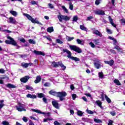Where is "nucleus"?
<instances>
[{"label": "nucleus", "instance_id": "nucleus-29", "mask_svg": "<svg viewBox=\"0 0 125 125\" xmlns=\"http://www.w3.org/2000/svg\"><path fill=\"white\" fill-rule=\"evenodd\" d=\"M104 97L107 102H108V103H111V99L109 98L108 96H107V95H104Z\"/></svg>", "mask_w": 125, "mask_h": 125}, {"label": "nucleus", "instance_id": "nucleus-16", "mask_svg": "<svg viewBox=\"0 0 125 125\" xmlns=\"http://www.w3.org/2000/svg\"><path fill=\"white\" fill-rule=\"evenodd\" d=\"M104 63L105 64H108L110 66H113L114 65V60H111L109 61H105Z\"/></svg>", "mask_w": 125, "mask_h": 125}, {"label": "nucleus", "instance_id": "nucleus-5", "mask_svg": "<svg viewBox=\"0 0 125 125\" xmlns=\"http://www.w3.org/2000/svg\"><path fill=\"white\" fill-rule=\"evenodd\" d=\"M69 48L71 50H73V51H75V52H77V53H82V52H83V50L81 49V48L76 45H69Z\"/></svg>", "mask_w": 125, "mask_h": 125}, {"label": "nucleus", "instance_id": "nucleus-32", "mask_svg": "<svg viewBox=\"0 0 125 125\" xmlns=\"http://www.w3.org/2000/svg\"><path fill=\"white\" fill-rule=\"evenodd\" d=\"M3 102H4L3 100L0 101V109H1L3 106H4V104H3Z\"/></svg>", "mask_w": 125, "mask_h": 125}, {"label": "nucleus", "instance_id": "nucleus-30", "mask_svg": "<svg viewBox=\"0 0 125 125\" xmlns=\"http://www.w3.org/2000/svg\"><path fill=\"white\" fill-rule=\"evenodd\" d=\"M21 66L23 68H28V67L29 66V64L25 62H22L21 63Z\"/></svg>", "mask_w": 125, "mask_h": 125}, {"label": "nucleus", "instance_id": "nucleus-17", "mask_svg": "<svg viewBox=\"0 0 125 125\" xmlns=\"http://www.w3.org/2000/svg\"><path fill=\"white\" fill-rule=\"evenodd\" d=\"M108 19H109V22H110V24L112 25V26L114 27V28H116V27H117V25L114 24V22L113 21V19H112L111 18L110 16H109L108 17Z\"/></svg>", "mask_w": 125, "mask_h": 125}, {"label": "nucleus", "instance_id": "nucleus-44", "mask_svg": "<svg viewBox=\"0 0 125 125\" xmlns=\"http://www.w3.org/2000/svg\"><path fill=\"white\" fill-rule=\"evenodd\" d=\"M58 18L59 20V21H60V22H62V20H63V15L58 16Z\"/></svg>", "mask_w": 125, "mask_h": 125}, {"label": "nucleus", "instance_id": "nucleus-33", "mask_svg": "<svg viewBox=\"0 0 125 125\" xmlns=\"http://www.w3.org/2000/svg\"><path fill=\"white\" fill-rule=\"evenodd\" d=\"M80 29L83 31H85L86 32H87V28H86V27H84L83 25H80Z\"/></svg>", "mask_w": 125, "mask_h": 125}, {"label": "nucleus", "instance_id": "nucleus-12", "mask_svg": "<svg viewBox=\"0 0 125 125\" xmlns=\"http://www.w3.org/2000/svg\"><path fill=\"white\" fill-rule=\"evenodd\" d=\"M52 104L56 109H59V104L57 101H53L52 102Z\"/></svg>", "mask_w": 125, "mask_h": 125}, {"label": "nucleus", "instance_id": "nucleus-7", "mask_svg": "<svg viewBox=\"0 0 125 125\" xmlns=\"http://www.w3.org/2000/svg\"><path fill=\"white\" fill-rule=\"evenodd\" d=\"M32 111H33V112H35L36 113H38V114H41L42 115H44V117H50L51 113L50 112H42L41 110L35 109H32Z\"/></svg>", "mask_w": 125, "mask_h": 125}, {"label": "nucleus", "instance_id": "nucleus-13", "mask_svg": "<svg viewBox=\"0 0 125 125\" xmlns=\"http://www.w3.org/2000/svg\"><path fill=\"white\" fill-rule=\"evenodd\" d=\"M33 52L36 54V55H42V56H44L45 55L43 52L42 51L34 50Z\"/></svg>", "mask_w": 125, "mask_h": 125}, {"label": "nucleus", "instance_id": "nucleus-45", "mask_svg": "<svg viewBox=\"0 0 125 125\" xmlns=\"http://www.w3.org/2000/svg\"><path fill=\"white\" fill-rule=\"evenodd\" d=\"M93 42L95 43V44H98L99 43V39H95L93 40Z\"/></svg>", "mask_w": 125, "mask_h": 125}, {"label": "nucleus", "instance_id": "nucleus-9", "mask_svg": "<svg viewBox=\"0 0 125 125\" xmlns=\"http://www.w3.org/2000/svg\"><path fill=\"white\" fill-rule=\"evenodd\" d=\"M94 66L96 69H100L101 68V62H100V60H97L96 62H94Z\"/></svg>", "mask_w": 125, "mask_h": 125}, {"label": "nucleus", "instance_id": "nucleus-27", "mask_svg": "<svg viewBox=\"0 0 125 125\" xmlns=\"http://www.w3.org/2000/svg\"><path fill=\"white\" fill-rule=\"evenodd\" d=\"M38 97L39 98H43L45 96L43 93H38L37 94Z\"/></svg>", "mask_w": 125, "mask_h": 125}, {"label": "nucleus", "instance_id": "nucleus-34", "mask_svg": "<svg viewBox=\"0 0 125 125\" xmlns=\"http://www.w3.org/2000/svg\"><path fill=\"white\" fill-rule=\"evenodd\" d=\"M28 42L29 43H31V44H36V41L33 39H30L28 40Z\"/></svg>", "mask_w": 125, "mask_h": 125}, {"label": "nucleus", "instance_id": "nucleus-18", "mask_svg": "<svg viewBox=\"0 0 125 125\" xmlns=\"http://www.w3.org/2000/svg\"><path fill=\"white\" fill-rule=\"evenodd\" d=\"M6 86L8 88H16L17 87L15 85L11 83H7V84H6Z\"/></svg>", "mask_w": 125, "mask_h": 125}, {"label": "nucleus", "instance_id": "nucleus-42", "mask_svg": "<svg viewBox=\"0 0 125 125\" xmlns=\"http://www.w3.org/2000/svg\"><path fill=\"white\" fill-rule=\"evenodd\" d=\"M56 42L57 43H60V44H62L63 43V41L60 40V39H56Z\"/></svg>", "mask_w": 125, "mask_h": 125}, {"label": "nucleus", "instance_id": "nucleus-46", "mask_svg": "<svg viewBox=\"0 0 125 125\" xmlns=\"http://www.w3.org/2000/svg\"><path fill=\"white\" fill-rule=\"evenodd\" d=\"M89 45H90L91 47H92V48H94V47H95V45L92 42H89Z\"/></svg>", "mask_w": 125, "mask_h": 125}, {"label": "nucleus", "instance_id": "nucleus-40", "mask_svg": "<svg viewBox=\"0 0 125 125\" xmlns=\"http://www.w3.org/2000/svg\"><path fill=\"white\" fill-rule=\"evenodd\" d=\"M99 77L100 79H103L104 75L103 74V72H99Z\"/></svg>", "mask_w": 125, "mask_h": 125}, {"label": "nucleus", "instance_id": "nucleus-31", "mask_svg": "<svg viewBox=\"0 0 125 125\" xmlns=\"http://www.w3.org/2000/svg\"><path fill=\"white\" fill-rule=\"evenodd\" d=\"M68 4H69V9L70 10H74V5H73L72 2H69Z\"/></svg>", "mask_w": 125, "mask_h": 125}, {"label": "nucleus", "instance_id": "nucleus-25", "mask_svg": "<svg viewBox=\"0 0 125 125\" xmlns=\"http://www.w3.org/2000/svg\"><path fill=\"white\" fill-rule=\"evenodd\" d=\"M62 8L63 9V11L67 13V14H69V11L67 10V8L65 7V6H62Z\"/></svg>", "mask_w": 125, "mask_h": 125}, {"label": "nucleus", "instance_id": "nucleus-53", "mask_svg": "<svg viewBox=\"0 0 125 125\" xmlns=\"http://www.w3.org/2000/svg\"><path fill=\"white\" fill-rule=\"evenodd\" d=\"M50 85H51L50 83L48 82H46L44 84V86H50Z\"/></svg>", "mask_w": 125, "mask_h": 125}, {"label": "nucleus", "instance_id": "nucleus-59", "mask_svg": "<svg viewBox=\"0 0 125 125\" xmlns=\"http://www.w3.org/2000/svg\"><path fill=\"white\" fill-rule=\"evenodd\" d=\"M120 21L121 22V24H123V25H125V19H123L120 20Z\"/></svg>", "mask_w": 125, "mask_h": 125}, {"label": "nucleus", "instance_id": "nucleus-60", "mask_svg": "<svg viewBox=\"0 0 125 125\" xmlns=\"http://www.w3.org/2000/svg\"><path fill=\"white\" fill-rule=\"evenodd\" d=\"M54 125H61V124H60L59 123V122H58V121H55V122H54Z\"/></svg>", "mask_w": 125, "mask_h": 125}, {"label": "nucleus", "instance_id": "nucleus-62", "mask_svg": "<svg viewBox=\"0 0 125 125\" xmlns=\"http://www.w3.org/2000/svg\"><path fill=\"white\" fill-rule=\"evenodd\" d=\"M113 123H114V122L112 120H109L108 125H113Z\"/></svg>", "mask_w": 125, "mask_h": 125}, {"label": "nucleus", "instance_id": "nucleus-24", "mask_svg": "<svg viewBox=\"0 0 125 125\" xmlns=\"http://www.w3.org/2000/svg\"><path fill=\"white\" fill-rule=\"evenodd\" d=\"M54 29L52 26L48 27L47 29V32H48V33H52V32H54Z\"/></svg>", "mask_w": 125, "mask_h": 125}, {"label": "nucleus", "instance_id": "nucleus-39", "mask_svg": "<svg viewBox=\"0 0 125 125\" xmlns=\"http://www.w3.org/2000/svg\"><path fill=\"white\" fill-rule=\"evenodd\" d=\"M94 121L95 123H97V124H100V123H102V121L100 119H94Z\"/></svg>", "mask_w": 125, "mask_h": 125}, {"label": "nucleus", "instance_id": "nucleus-63", "mask_svg": "<svg viewBox=\"0 0 125 125\" xmlns=\"http://www.w3.org/2000/svg\"><path fill=\"white\" fill-rule=\"evenodd\" d=\"M110 114H111L112 116H116V112L115 111L110 112Z\"/></svg>", "mask_w": 125, "mask_h": 125}, {"label": "nucleus", "instance_id": "nucleus-37", "mask_svg": "<svg viewBox=\"0 0 125 125\" xmlns=\"http://www.w3.org/2000/svg\"><path fill=\"white\" fill-rule=\"evenodd\" d=\"M108 39H109V40H111V41H113V42H114V44H116V43H117V40H116L115 39V38H112V37H111V36H109V37H108Z\"/></svg>", "mask_w": 125, "mask_h": 125}, {"label": "nucleus", "instance_id": "nucleus-28", "mask_svg": "<svg viewBox=\"0 0 125 125\" xmlns=\"http://www.w3.org/2000/svg\"><path fill=\"white\" fill-rule=\"evenodd\" d=\"M25 87L26 89H28V90H31V91H34V88H33L32 86H30L29 85H26Z\"/></svg>", "mask_w": 125, "mask_h": 125}, {"label": "nucleus", "instance_id": "nucleus-4", "mask_svg": "<svg viewBox=\"0 0 125 125\" xmlns=\"http://www.w3.org/2000/svg\"><path fill=\"white\" fill-rule=\"evenodd\" d=\"M15 108L19 112H22V111H26L25 108V104H22L21 103H19L18 104L16 105Z\"/></svg>", "mask_w": 125, "mask_h": 125}, {"label": "nucleus", "instance_id": "nucleus-52", "mask_svg": "<svg viewBox=\"0 0 125 125\" xmlns=\"http://www.w3.org/2000/svg\"><path fill=\"white\" fill-rule=\"evenodd\" d=\"M22 121H23V122H24L25 123H27V122H28V119L27 118V117L24 116L22 118Z\"/></svg>", "mask_w": 125, "mask_h": 125}, {"label": "nucleus", "instance_id": "nucleus-8", "mask_svg": "<svg viewBox=\"0 0 125 125\" xmlns=\"http://www.w3.org/2000/svg\"><path fill=\"white\" fill-rule=\"evenodd\" d=\"M8 23H10V24H15V25H17V24H18V22L16 21V20H15V18L12 17L9 18Z\"/></svg>", "mask_w": 125, "mask_h": 125}, {"label": "nucleus", "instance_id": "nucleus-26", "mask_svg": "<svg viewBox=\"0 0 125 125\" xmlns=\"http://www.w3.org/2000/svg\"><path fill=\"white\" fill-rule=\"evenodd\" d=\"M10 13H11L12 15H13V16H15V17H16V16H17V12L15 11H10Z\"/></svg>", "mask_w": 125, "mask_h": 125}, {"label": "nucleus", "instance_id": "nucleus-64", "mask_svg": "<svg viewBox=\"0 0 125 125\" xmlns=\"http://www.w3.org/2000/svg\"><path fill=\"white\" fill-rule=\"evenodd\" d=\"M42 100L44 103H47V100L46 99V98L43 97L42 98Z\"/></svg>", "mask_w": 125, "mask_h": 125}, {"label": "nucleus", "instance_id": "nucleus-19", "mask_svg": "<svg viewBox=\"0 0 125 125\" xmlns=\"http://www.w3.org/2000/svg\"><path fill=\"white\" fill-rule=\"evenodd\" d=\"M26 97H27V98H31L32 99H36V98H37V96L36 95L29 94L26 95Z\"/></svg>", "mask_w": 125, "mask_h": 125}, {"label": "nucleus", "instance_id": "nucleus-54", "mask_svg": "<svg viewBox=\"0 0 125 125\" xmlns=\"http://www.w3.org/2000/svg\"><path fill=\"white\" fill-rule=\"evenodd\" d=\"M77 21H78V16H74L73 18V21H75L76 22Z\"/></svg>", "mask_w": 125, "mask_h": 125}, {"label": "nucleus", "instance_id": "nucleus-49", "mask_svg": "<svg viewBox=\"0 0 125 125\" xmlns=\"http://www.w3.org/2000/svg\"><path fill=\"white\" fill-rule=\"evenodd\" d=\"M31 4L35 5L36 4V5H38V1H36L35 0H32L31 2Z\"/></svg>", "mask_w": 125, "mask_h": 125}, {"label": "nucleus", "instance_id": "nucleus-50", "mask_svg": "<svg viewBox=\"0 0 125 125\" xmlns=\"http://www.w3.org/2000/svg\"><path fill=\"white\" fill-rule=\"evenodd\" d=\"M2 125H9V123L7 121H3L2 122Z\"/></svg>", "mask_w": 125, "mask_h": 125}, {"label": "nucleus", "instance_id": "nucleus-47", "mask_svg": "<svg viewBox=\"0 0 125 125\" xmlns=\"http://www.w3.org/2000/svg\"><path fill=\"white\" fill-rule=\"evenodd\" d=\"M72 99L73 100H75L76 98H77V95L75 94H72Z\"/></svg>", "mask_w": 125, "mask_h": 125}, {"label": "nucleus", "instance_id": "nucleus-23", "mask_svg": "<svg viewBox=\"0 0 125 125\" xmlns=\"http://www.w3.org/2000/svg\"><path fill=\"white\" fill-rule=\"evenodd\" d=\"M76 42L78 44H81V45H83L84 44V41L81 40L80 39H77Z\"/></svg>", "mask_w": 125, "mask_h": 125}, {"label": "nucleus", "instance_id": "nucleus-38", "mask_svg": "<svg viewBox=\"0 0 125 125\" xmlns=\"http://www.w3.org/2000/svg\"><path fill=\"white\" fill-rule=\"evenodd\" d=\"M114 83L117 85H121V83H120V81L118 80L115 79L114 81Z\"/></svg>", "mask_w": 125, "mask_h": 125}, {"label": "nucleus", "instance_id": "nucleus-10", "mask_svg": "<svg viewBox=\"0 0 125 125\" xmlns=\"http://www.w3.org/2000/svg\"><path fill=\"white\" fill-rule=\"evenodd\" d=\"M29 79H30L29 76H26L23 78H21L20 79V81L21 83H27V82H28Z\"/></svg>", "mask_w": 125, "mask_h": 125}, {"label": "nucleus", "instance_id": "nucleus-51", "mask_svg": "<svg viewBox=\"0 0 125 125\" xmlns=\"http://www.w3.org/2000/svg\"><path fill=\"white\" fill-rule=\"evenodd\" d=\"M48 5L49 8H51V9H53V8H54V6H53V5H52L51 3H48Z\"/></svg>", "mask_w": 125, "mask_h": 125}, {"label": "nucleus", "instance_id": "nucleus-3", "mask_svg": "<svg viewBox=\"0 0 125 125\" xmlns=\"http://www.w3.org/2000/svg\"><path fill=\"white\" fill-rule=\"evenodd\" d=\"M7 39L9 40H6L5 41V43L7 44H12V45H14L15 46H17V42L15 41H14V39H13L12 38H11L10 36H8L7 37Z\"/></svg>", "mask_w": 125, "mask_h": 125}, {"label": "nucleus", "instance_id": "nucleus-36", "mask_svg": "<svg viewBox=\"0 0 125 125\" xmlns=\"http://www.w3.org/2000/svg\"><path fill=\"white\" fill-rule=\"evenodd\" d=\"M66 39L68 42H71V41H73V40H74V37H70L66 36Z\"/></svg>", "mask_w": 125, "mask_h": 125}, {"label": "nucleus", "instance_id": "nucleus-41", "mask_svg": "<svg viewBox=\"0 0 125 125\" xmlns=\"http://www.w3.org/2000/svg\"><path fill=\"white\" fill-rule=\"evenodd\" d=\"M83 113L82 111L81 110L77 111V115H78V116H79L80 117H82L83 116Z\"/></svg>", "mask_w": 125, "mask_h": 125}, {"label": "nucleus", "instance_id": "nucleus-2", "mask_svg": "<svg viewBox=\"0 0 125 125\" xmlns=\"http://www.w3.org/2000/svg\"><path fill=\"white\" fill-rule=\"evenodd\" d=\"M23 15L24 16H26L27 19L29 20V21H31L32 23H36V24H39V25H42V23L40 22V21H38V20H37V19H34V18L31 17L30 15L24 13Z\"/></svg>", "mask_w": 125, "mask_h": 125}, {"label": "nucleus", "instance_id": "nucleus-20", "mask_svg": "<svg viewBox=\"0 0 125 125\" xmlns=\"http://www.w3.org/2000/svg\"><path fill=\"white\" fill-rule=\"evenodd\" d=\"M60 64H61V62H52V65L53 66V67H55L56 68L57 67H59V66H60Z\"/></svg>", "mask_w": 125, "mask_h": 125}, {"label": "nucleus", "instance_id": "nucleus-55", "mask_svg": "<svg viewBox=\"0 0 125 125\" xmlns=\"http://www.w3.org/2000/svg\"><path fill=\"white\" fill-rule=\"evenodd\" d=\"M91 19H93V16H90L89 17H88L87 18V19H86V20L87 21H89V20H90Z\"/></svg>", "mask_w": 125, "mask_h": 125}, {"label": "nucleus", "instance_id": "nucleus-21", "mask_svg": "<svg viewBox=\"0 0 125 125\" xmlns=\"http://www.w3.org/2000/svg\"><path fill=\"white\" fill-rule=\"evenodd\" d=\"M42 81V77L40 76H37L36 77V80L34 81L35 83H39Z\"/></svg>", "mask_w": 125, "mask_h": 125}, {"label": "nucleus", "instance_id": "nucleus-22", "mask_svg": "<svg viewBox=\"0 0 125 125\" xmlns=\"http://www.w3.org/2000/svg\"><path fill=\"white\" fill-rule=\"evenodd\" d=\"M49 94L53 95L54 96H57L58 95V92H57L53 90H51L49 92Z\"/></svg>", "mask_w": 125, "mask_h": 125}, {"label": "nucleus", "instance_id": "nucleus-14", "mask_svg": "<svg viewBox=\"0 0 125 125\" xmlns=\"http://www.w3.org/2000/svg\"><path fill=\"white\" fill-rule=\"evenodd\" d=\"M92 33L93 34H94V35H96V36H99V37H102V33H101V32H99V31L98 30H93L92 31Z\"/></svg>", "mask_w": 125, "mask_h": 125}, {"label": "nucleus", "instance_id": "nucleus-61", "mask_svg": "<svg viewBox=\"0 0 125 125\" xmlns=\"http://www.w3.org/2000/svg\"><path fill=\"white\" fill-rule=\"evenodd\" d=\"M20 41L21 42H26V40L24 38L21 39Z\"/></svg>", "mask_w": 125, "mask_h": 125}, {"label": "nucleus", "instance_id": "nucleus-1", "mask_svg": "<svg viewBox=\"0 0 125 125\" xmlns=\"http://www.w3.org/2000/svg\"><path fill=\"white\" fill-rule=\"evenodd\" d=\"M63 53H67V57L68 58H70V59H71L72 60H74L75 61V62H78L80 61V59L79 58L76 57H72V53H71V51L68 50L67 49H62Z\"/></svg>", "mask_w": 125, "mask_h": 125}, {"label": "nucleus", "instance_id": "nucleus-43", "mask_svg": "<svg viewBox=\"0 0 125 125\" xmlns=\"http://www.w3.org/2000/svg\"><path fill=\"white\" fill-rule=\"evenodd\" d=\"M60 66L62 67V69L63 70L66 69V66L63 64V63H62V62H61V64H60Z\"/></svg>", "mask_w": 125, "mask_h": 125}, {"label": "nucleus", "instance_id": "nucleus-15", "mask_svg": "<svg viewBox=\"0 0 125 125\" xmlns=\"http://www.w3.org/2000/svg\"><path fill=\"white\" fill-rule=\"evenodd\" d=\"M95 103L101 108V109H103V106H102V102L100 100L96 101Z\"/></svg>", "mask_w": 125, "mask_h": 125}, {"label": "nucleus", "instance_id": "nucleus-48", "mask_svg": "<svg viewBox=\"0 0 125 125\" xmlns=\"http://www.w3.org/2000/svg\"><path fill=\"white\" fill-rule=\"evenodd\" d=\"M105 95H106L105 94H104L103 93H102L101 94V98L102 99V100H103V101H104V97L105 96Z\"/></svg>", "mask_w": 125, "mask_h": 125}, {"label": "nucleus", "instance_id": "nucleus-11", "mask_svg": "<svg viewBox=\"0 0 125 125\" xmlns=\"http://www.w3.org/2000/svg\"><path fill=\"white\" fill-rule=\"evenodd\" d=\"M95 14L97 15H105V12L101 10H97L95 11Z\"/></svg>", "mask_w": 125, "mask_h": 125}, {"label": "nucleus", "instance_id": "nucleus-35", "mask_svg": "<svg viewBox=\"0 0 125 125\" xmlns=\"http://www.w3.org/2000/svg\"><path fill=\"white\" fill-rule=\"evenodd\" d=\"M63 20H65V21H69V20H70V17L67 16H63Z\"/></svg>", "mask_w": 125, "mask_h": 125}, {"label": "nucleus", "instance_id": "nucleus-56", "mask_svg": "<svg viewBox=\"0 0 125 125\" xmlns=\"http://www.w3.org/2000/svg\"><path fill=\"white\" fill-rule=\"evenodd\" d=\"M86 112L88 114H90L91 115H92L93 114V111L89 110L88 109L86 110Z\"/></svg>", "mask_w": 125, "mask_h": 125}, {"label": "nucleus", "instance_id": "nucleus-57", "mask_svg": "<svg viewBox=\"0 0 125 125\" xmlns=\"http://www.w3.org/2000/svg\"><path fill=\"white\" fill-rule=\"evenodd\" d=\"M106 32L108 34H109L110 35L112 34V31L107 28H106Z\"/></svg>", "mask_w": 125, "mask_h": 125}, {"label": "nucleus", "instance_id": "nucleus-6", "mask_svg": "<svg viewBox=\"0 0 125 125\" xmlns=\"http://www.w3.org/2000/svg\"><path fill=\"white\" fill-rule=\"evenodd\" d=\"M66 96H67V93H66V92H59L57 97L60 98V101H63L65 100V97H66Z\"/></svg>", "mask_w": 125, "mask_h": 125}, {"label": "nucleus", "instance_id": "nucleus-58", "mask_svg": "<svg viewBox=\"0 0 125 125\" xmlns=\"http://www.w3.org/2000/svg\"><path fill=\"white\" fill-rule=\"evenodd\" d=\"M100 1H101V0H96L95 1V4H96V5H99V4H100Z\"/></svg>", "mask_w": 125, "mask_h": 125}]
</instances>
